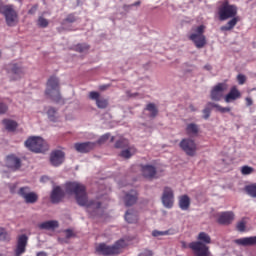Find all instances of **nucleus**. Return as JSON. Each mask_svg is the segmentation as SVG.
I'll use <instances>...</instances> for the list:
<instances>
[{"label":"nucleus","instance_id":"c9c22d12","mask_svg":"<svg viewBox=\"0 0 256 256\" xmlns=\"http://www.w3.org/2000/svg\"><path fill=\"white\" fill-rule=\"evenodd\" d=\"M37 25L41 28H47L49 26V20L45 19L43 16L38 18Z\"/></svg>","mask_w":256,"mask_h":256},{"label":"nucleus","instance_id":"603ef678","mask_svg":"<svg viewBox=\"0 0 256 256\" xmlns=\"http://www.w3.org/2000/svg\"><path fill=\"white\" fill-rule=\"evenodd\" d=\"M220 105L219 104H215V103H213V102H209L208 104H207V107H214L215 109H217L218 110V107H219Z\"/></svg>","mask_w":256,"mask_h":256},{"label":"nucleus","instance_id":"7c9ffc66","mask_svg":"<svg viewBox=\"0 0 256 256\" xmlns=\"http://www.w3.org/2000/svg\"><path fill=\"white\" fill-rule=\"evenodd\" d=\"M56 114L57 110L53 107H50L47 111L49 121H52V123H57V121H59V118L55 117Z\"/></svg>","mask_w":256,"mask_h":256},{"label":"nucleus","instance_id":"c85d7f7f","mask_svg":"<svg viewBox=\"0 0 256 256\" xmlns=\"http://www.w3.org/2000/svg\"><path fill=\"white\" fill-rule=\"evenodd\" d=\"M2 123L7 131H15V129H17V122L13 120L4 119Z\"/></svg>","mask_w":256,"mask_h":256},{"label":"nucleus","instance_id":"f8f14e48","mask_svg":"<svg viewBox=\"0 0 256 256\" xmlns=\"http://www.w3.org/2000/svg\"><path fill=\"white\" fill-rule=\"evenodd\" d=\"M227 88L228 85L226 83H218L214 86L210 94L212 101H221L224 91H226Z\"/></svg>","mask_w":256,"mask_h":256},{"label":"nucleus","instance_id":"9d476101","mask_svg":"<svg viewBox=\"0 0 256 256\" xmlns=\"http://www.w3.org/2000/svg\"><path fill=\"white\" fill-rule=\"evenodd\" d=\"M189 248L194 252L195 256H210L209 247L202 242H191Z\"/></svg>","mask_w":256,"mask_h":256},{"label":"nucleus","instance_id":"13d9d810","mask_svg":"<svg viewBox=\"0 0 256 256\" xmlns=\"http://www.w3.org/2000/svg\"><path fill=\"white\" fill-rule=\"evenodd\" d=\"M127 95H128V97H136L137 93H135V94H130L129 92H127Z\"/></svg>","mask_w":256,"mask_h":256},{"label":"nucleus","instance_id":"5701e85b","mask_svg":"<svg viewBox=\"0 0 256 256\" xmlns=\"http://www.w3.org/2000/svg\"><path fill=\"white\" fill-rule=\"evenodd\" d=\"M138 200V193L135 190H131L128 192L124 198L125 206L126 207H131L134 204H136Z\"/></svg>","mask_w":256,"mask_h":256},{"label":"nucleus","instance_id":"e2e57ef3","mask_svg":"<svg viewBox=\"0 0 256 256\" xmlns=\"http://www.w3.org/2000/svg\"><path fill=\"white\" fill-rule=\"evenodd\" d=\"M0 256H3V254H0Z\"/></svg>","mask_w":256,"mask_h":256},{"label":"nucleus","instance_id":"2f4dec72","mask_svg":"<svg viewBox=\"0 0 256 256\" xmlns=\"http://www.w3.org/2000/svg\"><path fill=\"white\" fill-rule=\"evenodd\" d=\"M245 192L252 198L256 199V184L247 185Z\"/></svg>","mask_w":256,"mask_h":256},{"label":"nucleus","instance_id":"a19ab883","mask_svg":"<svg viewBox=\"0 0 256 256\" xmlns=\"http://www.w3.org/2000/svg\"><path fill=\"white\" fill-rule=\"evenodd\" d=\"M217 111H219V113H230L231 108L230 107H222V106H217Z\"/></svg>","mask_w":256,"mask_h":256},{"label":"nucleus","instance_id":"4d7b16f0","mask_svg":"<svg viewBox=\"0 0 256 256\" xmlns=\"http://www.w3.org/2000/svg\"><path fill=\"white\" fill-rule=\"evenodd\" d=\"M204 68H205L206 70H211V69H212L211 65H209V64L205 65Z\"/></svg>","mask_w":256,"mask_h":256},{"label":"nucleus","instance_id":"052dcab7","mask_svg":"<svg viewBox=\"0 0 256 256\" xmlns=\"http://www.w3.org/2000/svg\"><path fill=\"white\" fill-rule=\"evenodd\" d=\"M183 247H184V248L186 247L185 242H183Z\"/></svg>","mask_w":256,"mask_h":256},{"label":"nucleus","instance_id":"473e14b6","mask_svg":"<svg viewBox=\"0 0 256 256\" xmlns=\"http://www.w3.org/2000/svg\"><path fill=\"white\" fill-rule=\"evenodd\" d=\"M128 145H129V141L125 138H121L115 143V148L125 149V148H128Z\"/></svg>","mask_w":256,"mask_h":256},{"label":"nucleus","instance_id":"58836bf2","mask_svg":"<svg viewBox=\"0 0 256 256\" xmlns=\"http://www.w3.org/2000/svg\"><path fill=\"white\" fill-rule=\"evenodd\" d=\"M241 172L243 175H251L254 172V169L249 166H243Z\"/></svg>","mask_w":256,"mask_h":256},{"label":"nucleus","instance_id":"a211bd4d","mask_svg":"<svg viewBox=\"0 0 256 256\" xmlns=\"http://www.w3.org/2000/svg\"><path fill=\"white\" fill-rule=\"evenodd\" d=\"M64 196H65V192L62 190L61 186L54 187L50 195L51 203L52 204L61 203Z\"/></svg>","mask_w":256,"mask_h":256},{"label":"nucleus","instance_id":"c03bdc74","mask_svg":"<svg viewBox=\"0 0 256 256\" xmlns=\"http://www.w3.org/2000/svg\"><path fill=\"white\" fill-rule=\"evenodd\" d=\"M210 113H211V109L209 107H206L203 110V114H204L203 118L206 119V120L209 119Z\"/></svg>","mask_w":256,"mask_h":256},{"label":"nucleus","instance_id":"4c0bfd02","mask_svg":"<svg viewBox=\"0 0 256 256\" xmlns=\"http://www.w3.org/2000/svg\"><path fill=\"white\" fill-rule=\"evenodd\" d=\"M89 49V46L87 44H78L76 47H75V50L82 53V52H85Z\"/></svg>","mask_w":256,"mask_h":256},{"label":"nucleus","instance_id":"ea45409f","mask_svg":"<svg viewBox=\"0 0 256 256\" xmlns=\"http://www.w3.org/2000/svg\"><path fill=\"white\" fill-rule=\"evenodd\" d=\"M245 229H246V223L242 220L240 222H238L237 224V230L239 232H245Z\"/></svg>","mask_w":256,"mask_h":256},{"label":"nucleus","instance_id":"393cba45","mask_svg":"<svg viewBox=\"0 0 256 256\" xmlns=\"http://www.w3.org/2000/svg\"><path fill=\"white\" fill-rule=\"evenodd\" d=\"M241 93L236 87H233L230 92L226 95L225 101L226 103H231V101H236V99H240Z\"/></svg>","mask_w":256,"mask_h":256},{"label":"nucleus","instance_id":"37998d69","mask_svg":"<svg viewBox=\"0 0 256 256\" xmlns=\"http://www.w3.org/2000/svg\"><path fill=\"white\" fill-rule=\"evenodd\" d=\"M237 80H238L239 85H244V83H246V76L243 74H239L237 76Z\"/></svg>","mask_w":256,"mask_h":256},{"label":"nucleus","instance_id":"412c9836","mask_svg":"<svg viewBox=\"0 0 256 256\" xmlns=\"http://www.w3.org/2000/svg\"><path fill=\"white\" fill-rule=\"evenodd\" d=\"M234 243L241 247H253L256 246V236L239 238L234 240Z\"/></svg>","mask_w":256,"mask_h":256},{"label":"nucleus","instance_id":"3c124183","mask_svg":"<svg viewBox=\"0 0 256 256\" xmlns=\"http://www.w3.org/2000/svg\"><path fill=\"white\" fill-rule=\"evenodd\" d=\"M246 105H247V107H251V105H253V100H252V98H250V97H247V98H246Z\"/></svg>","mask_w":256,"mask_h":256},{"label":"nucleus","instance_id":"864d4df0","mask_svg":"<svg viewBox=\"0 0 256 256\" xmlns=\"http://www.w3.org/2000/svg\"><path fill=\"white\" fill-rule=\"evenodd\" d=\"M36 10H37V7H33L32 9H30V10L28 11V13H29V14H33V13H35Z\"/></svg>","mask_w":256,"mask_h":256},{"label":"nucleus","instance_id":"1a4fd4ad","mask_svg":"<svg viewBox=\"0 0 256 256\" xmlns=\"http://www.w3.org/2000/svg\"><path fill=\"white\" fill-rule=\"evenodd\" d=\"M180 148L186 153L189 157H194L197 151V145L194 140L190 138H184L180 142Z\"/></svg>","mask_w":256,"mask_h":256},{"label":"nucleus","instance_id":"bb28decb","mask_svg":"<svg viewBox=\"0 0 256 256\" xmlns=\"http://www.w3.org/2000/svg\"><path fill=\"white\" fill-rule=\"evenodd\" d=\"M186 133L189 137H195L199 133V127L195 123H190L186 127Z\"/></svg>","mask_w":256,"mask_h":256},{"label":"nucleus","instance_id":"a18cd8bd","mask_svg":"<svg viewBox=\"0 0 256 256\" xmlns=\"http://www.w3.org/2000/svg\"><path fill=\"white\" fill-rule=\"evenodd\" d=\"M7 104L0 103V115H3L4 113H7Z\"/></svg>","mask_w":256,"mask_h":256},{"label":"nucleus","instance_id":"cd10ccee","mask_svg":"<svg viewBox=\"0 0 256 256\" xmlns=\"http://www.w3.org/2000/svg\"><path fill=\"white\" fill-rule=\"evenodd\" d=\"M125 220L129 224H134V223L137 222L138 216H137V214H136V212L134 210H128L125 213Z\"/></svg>","mask_w":256,"mask_h":256},{"label":"nucleus","instance_id":"f704fd0d","mask_svg":"<svg viewBox=\"0 0 256 256\" xmlns=\"http://www.w3.org/2000/svg\"><path fill=\"white\" fill-rule=\"evenodd\" d=\"M146 110L151 113V117H156V115L158 114V110H157L155 104H153V103H149L146 106Z\"/></svg>","mask_w":256,"mask_h":256},{"label":"nucleus","instance_id":"bf43d9fd","mask_svg":"<svg viewBox=\"0 0 256 256\" xmlns=\"http://www.w3.org/2000/svg\"><path fill=\"white\" fill-rule=\"evenodd\" d=\"M191 111H196V108L193 105H190Z\"/></svg>","mask_w":256,"mask_h":256},{"label":"nucleus","instance_id":"f257e3e1","mask_svg":"<svg viewBox=\"0 0 256 256\" xmlns=\"http://www.w3.org/2000/svg\"><path fill=\"white\" fill-rule=\"evenodd\" d=\"M65 191L68 195L75 197L76 203L80 207H86L87 212L91 216H97L101 211V202L88 200L86 187L79 182H67L65 184Z\"/></svg>","mask_w":256,"mask_h":256},{"label":"nucleus","instance_id":"20e7f679","mask_svg":"<svg viewBox=\"0 0 256 256\" xmlns=\"http://www.w3.org/2000/svg\"><path fill=\"white\" fill-rule=\"evenodd\" d=\"M45 94L55 103H64V100L61 97V90L59 88V78L51 76L48 79Z\"/></svg>","mask_w":256,"mask_h":256},{"label":"nucleus","instance_id":"79ce46f5","mask_svg":"<svg viewBox=\"0 0 256 256\" xmlns=\"http://www.w3.org/2000/svg\"><path fill=\"white\" fill-rule=\"evenodd\" d=\"M7 239V230L5 228L0 227V240H6Z\"/></svg>","mask_w":256,"mask_h":256},{"label":"nucleus","instance_id":"680f3d73","mask_svg":"<svg viewBox=\"0 0 256 256\" xmlns=\"http://www.w3.org/2000/svg\"><path fill=\"white\" fill-rule=\"evenodd\" d=\"M0 57H1V51H0Z\"/></svg>","mask_w":256,"mask_h":256},{"label":"nucleus","instance_id":"4468645a","mask_svg":"<svg viewBox=\"0 0 256 256\" xmlns=\"http://www.w3.org/2000/svg\"><path fill=\"white\" fill-rule=\"evenodd\" d=\"M8 72L14 75V79L17 80L25 74V69L21 63L12 62L7 66Z\"/></svg>","mask_w":256,"mask_h":256},{"label":"nucleus","instance_id":"6e6d98bb","mask_svg":"<svg viewBox=\"0 0 256 256\" xmlns=\"http://www.w3.org/2000/svg\"><path fill=\"white\" fill-rule=\"evenodd\" d=\"M140 4H141V2L138 1V2H136V3H134V4L129 5L128 7L139 6Z\"/></svg>","mask_w":256,"mask_h":256},{"label":"nucleus","instance_id":"2eb2a0df","mask_svg":"<svg viewBox=\"0 0 256 256\" xmlns=\"http://www.w3.org/2000/svg\"><path fill=\"white\" fill-rule=\"evenodd\" d=\"M65 160V154L61 150H54L50 155V163L53 167H59Z\"/></svg>","mask_w":256,"mask_h":256},{"label":"nucleus","instance_id":"8fccbe9b","mask_svg":"<svg viewBox=\"0 0 256 256\" xmlns=\"http://www.w3.org/2000/svg\"><path fill=\"white\" fill-rule=\"evenodd\" d=\"M153 253L151 250H145L144 252L140 253L139 256H152Z\"/></svg>","mask_w":256,"mask_h":256},{"label":"nucleus","instance_id":"423d86ee","mask_svg":"<svg viewBox=\"0 0 256 256\" xmlns=\"http://www.w3.org/2000/svg\"><path fill=\"white\" fill-rule=\"evenodd\" d=\"M26 148L36 154L45 153L49 150L47 142L39 136H32L25 141Z\"/></svg>","mask_w":256,"mask_h":256},{"label":"nucleus","instance_id":"ddd939ff","mask_svg":"<svg viewBox=\"0 0 256 256\" xmlns=\"http://www.w3.org/2000/svg\"><path fill=\"white\" fill-rule=\"evenodd\" d=\"M162 203L165 208L171 209L174 204V193L172 188L165 187L162 195Z\"/></svg>","mask_w":256,"mask_h":256},{"label":"nucleus","instance_id":"72a5a7b5","mask_svg":"<svg viewBox=\"0 0 256 256\" xmlns=\"http://www.w3.org/2000/svg\"><path fill=\"white\" fill-rule=\"evenodd\" d=\"M135 154V151L132 148L123 150L120 156L124 159H130Z\"/></svg>","mask_w":256,"mask_h":256},{"label":"nucleus","instance_id":"49530a36","mask_svg":"<svg viewBox=\"0 0 256 256\" xmlns=\"http://www.w3.org/2000/svg\"><path fill=\"white\" fill-rule=\"evenodd\" d=\"M66 22H69V23H73L76 21V17L72 14H69L66 19H65Z\"/></svg>","mask_w":256,"mask_h":256},{"label":"nucleus","instance_id":"f03ea898","mask_svg":"<svg viewBox=\"0 0 256 256\" xmlns=\"http://www.w3.org/2000/svg\"><path fill=\"white\" fill-rule=\"evenodd\" d=\"M238 8L236 5H231L228 0L222 2L218 7V15L221 21L230 19L226 25L222 26L220 29L223 32L231 31L237 23L240 21V17L237 16Z\"/></svg>","mask_w":256,"mask_h":256},{"label":"nucleus","instance_id":"6ab92c4d","mask_svg":"<svg viewBox=\"0 0 256 256\" xmlns=\"http://www.w3.org/2000/svg\"><path fill=\"white\" fill-rule=\"evenodd\" d=\"M6 166L12 171L21 169V159L15 155H9L6 157Z\"/></svg>","mask_w":256,"mask_h":256},{"label":"nucleus","instance_id":"de8ad7c7","mask_svg":"<svg viewBox=\"0 0 256 256\" xmlns=\"http://www.w3.org/2000/svg\"><path fill=\"white\" fill-rule=\"evenodd\" d=\"M65 234H66V239H70L74 236L72 230L70 229L65 230Z\"/></svg>","mask_w":256,"mask_h":256},{"label":"nucleus","instance_id":"39448f33","mask_svg":"<svg viewBox=\"0 0 256 256\" xmlns=\"http://www.w3.org/2000/svg\"><path fill=\"white\" fill-rule=\"evenodd\" d=\"M0 14L4 16L7 26L15 27L19 23V14L13 5H5L0 1Z\"/></svg>","mask_w":256,"mask_h":256},{"label":"nucleus","instance_id":"09e8293b","mask_svg":"<svg viewBox=\"0 0 256 256\" xmlns=\"http://www.w3.org/2000/svg\"><path fill=\"white\" fill-rule=\"evenodd\" d=\"M107 139H109V134L103 135V136L98 140V143H105V141H107Z\"/></svg>","mask_w":256,"mask_h":256},{"label":"nucleus","instance_id":"aec40b11","mask_svg":"<svg viewBox=\"0 0 256 256\" xmlns=\"http://www.w3.org/2000/svg\"><path fill=\"white\" fill-rule=\"evenodd\" d=\"M89 98L92 101H96V105L98 109H106V107H108V100L105 98H100V94L98 92H95V91L90 92Z\"/></svg>","mask_w":256,"mask_h":256},{"label":"nucleus","instance_id":"dca6fc26","mask_svg":"<svg viewBox=\"0 0 256 256\" xmlns=\"http://www.w3.org/2000/svg\"><path fill=\"white\" fill-rule=\"evenodd\" d=\"M234 213L232 211L221 212L218 216L217 222L223 226H229L234 220Z\"/></svg>","mask_w":256,"mask_h":256},{"label":"nucleus","instance_id":"c756f323","mask_svg":"<svg viewBox=\"0 0 256 256\" xmlns=\"http://www.w3.org/2000/svg\"><path fill=\"white\" fill-rule=\"evenodd\" d=\"M197 239L200 243L204 245L211 244V238L206 232H200Z\"/></svg>","mask_w":256,"mask_h":256},{"label":"nucleus","instance_id":"5fc2aeb1","mask_svg":"<svg viewBox=\"0 0 256 256\" xmlns=\"http://www.w3.org/2000/svg\"><path fill=\"white\" fill-rule=\"evenodd\" d=\"M37 256H47V253L44 251L38 252Z\"/></svg>","mask_w":256,"mask_h":256},{"label":"nucleus","instance_id":"f3484780","mask_svg":"<svg viewBox=\"0 0 256 256\" xmlns=\"http://www.w3.org/2000/svg\"><path fill=\"white\" fill-rule=\"evenodd\" d=\"M96 143L95 142H82V143H75L74 149L81 154H87L94 150Z\"/></svg>","mask_w":256,"mask_h":256},{"label":"nucleus","instance_id":"4be33fe9","mask_svg":"<svg viewBox=\"0 0 256 256\" xmlns=\"http://www.w3.org/2000/svg\"><path fill=\"white\" fill-rule=\"evenodd\" d=\"M156 168L152 165H142V175L144 178L152 180L156 176Z\"/></svg>","mask_w":256,"mask_h":256},{"label":"nucleus","instance_id":"9b49d317","mask_svg":"<svg viewBox=\"0 0 256 256\" xmlns=\"http://www.w3.org/2000/svg\"><path fill=\"white\" fill-rule=\"evenodd\" d=\"M29 242V237H27L25 234L19 235L17 242H16V248L14 250L15 256H22L27 252V243Z\"/></svg>","mask_w":256,"mask_h":256},{"label":"nucleus","instance_id":"a878e982","mask_svg":"<svg viewBox=\"0 0 256 256\" xmlns=\"http://www.w3.org/2000/svg\"><path fill=\"white\" fill-rule=\"evenodd\" d=\"M190 204L191 200L188 195H183L179 198V207L182 211H188Z\"/></svg>","mask_w":256,"mask_h":256},{"label":"nucleus","instance_id":"0eeeda50","mask_svg":"<svg viewBox=\"0 0 256 256\" xmlns=\"http://www.w3.org/2000/svg\"><path fill=\"white\" fill-rule=\"evenodd\" d=\"M206 26L199 25L192 28V33L189 35V39L195 44L197 48H203L207 44L205 33Z\"/></svg>","mask_w":256,"mask_h":256},{"label":"nucleus","instance_id":"b1692460","mask_svg":"<svg viewBox=\"0 0 256 256\" xmlns=\"http://www.w3.org/2000/svg\"><path fill=\"white\" fill-rule=\"evenodd\" d=\"M40 230H55L59 228V221L57 220H49L42 222L38 225Z\"/></svg>","mask_w":256,"mask_h":256},{"label":"nucleus","instance_id":"e433bc0d","mask_svg":"<svg viewBox=\"0 0 256 256\" xmlns=\"http://www.w3.org/2000/svg\"><path fill=\"white\" fill-rule=\"evenodd\" d=\"M168 235H170L169 230H166V231L154 230L152 232V236L155 237V238H158L160 236H168Z\"/></svg>","mask_w":256,"mask_h":256},{"label":"nucleus","instance_id":"6e6552de","mask_svg":"<svg viewBox=\"0 0 256 256\" xmlns=\"http://www.w3.org/2000/svg\"><path fill=\"white\" fill-rule=\"evenodd\" d=\"M18 195L24 199L26 204H35L37 201H39V195H37L35 192H31V188L28 186L21 187Z\"/></svg>","mask_w":256,"mask_h":256},{"label":"nucleus","instance_id":"7ed1b4c3","mask_svg":"<svg viewBox=\"0 0 256 256\" xmlns=\"http://www.w3.org/2000/svg\"><path fill=\"white\" fill-rule=\"evenodd\" d=\"M128 246L124 239H119L113 245H106L105 243H100L96 247V252L103 256L119 255L122 250Z\"/></svg>","mask_w":256,"mask_h":256}]
</instances>
